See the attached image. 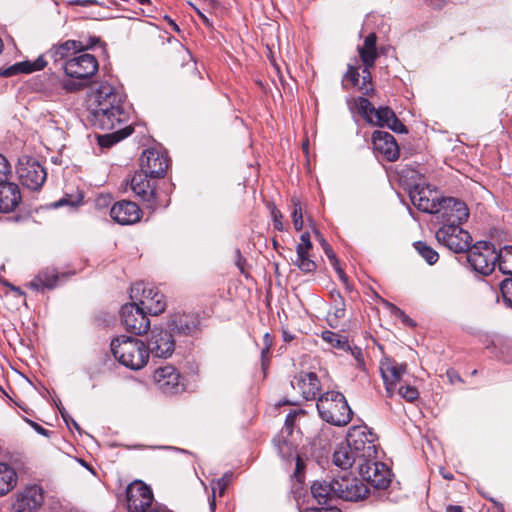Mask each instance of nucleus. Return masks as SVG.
Segmentation results:
<instances>
[{
	"instance_id": "obj_1",
	"label": "nucleus",
	"mask_w": 512,
	"mask_h": 512,
	"mask_svg": "<svg viewBox=\"0 0 512 512\" xmlns=\"http://www.w3.org/2000/svg\"><path fill=\"white\" fill-rule=\"evenodd\" d=\"M87 109L92 124L102 130H114L128 118L121 93L107 82H101L92 89Z\"/></svg>"
},
{
	"instance_id": "obj_2",
	"label": "nucleus",
	"mask_w": 512,
	"mask_h": 512,
	"mask_svg": "<svg viewBox=\"0 0 512 512\" xmlns=\"http://www.w3.org/2000/svg\"><path fill=\"white\" fill-rule=\"evenodd\" d=\"M69 79L62 81V87L68 92H76L83 89L87 80L98 70L96 57L89 53H80L66 60L62 66Z\"/></svg>"
},
{
	"instance_id": "obj_3",
	"label": "nucleus",
	"mask_w": 512,
	"mask_h": 512,
	"mask_svg": "<svg viewBox=\"0 0 512 512\" xmlns=\"http://www.w3.org/2000/svg\"><path fill=\"white\" fill-rule=\"evenodd\" d=\"M110 346L114 358L131 370H140L148 362L147 346L139 339L122 335L113 339Z\"/></svg>"
},
{
	"instance_id": "obj_4",
	"label": "nucleus",
	"mask_w": 512,
	"mask_h": 512,
	"mask_svg": "<svg viewBox=\"0 0 512 512\" xmlns=\"http://www.w3.org/2000/svg\"><path fill=\"white\" fill-rule=\"evenodd\" d=\"M317 409L321 418L335 426H345L352 418V410L345 396L336 391H328L317 400Z\"/></svg>"
},
{
	"instance_id": "obj_5",
	"label": "nucleus",
	"mask_w": 512,
	"mask_h": 512,
	"mask_svg": "<svg viewBox=\"0 0 512 512\" xmlns=\"http://www.w3.org/2000/svg\"><path fill=\"white\" fill-rule=\"evenodd\" d=\"M355 105L357 112L367 123L379 127L386 126L396 133L406 132L405 126L389 107L376 109L373 104L364 97H358L355 100Z\"/></svg>"
},
{
	"instance_id": "obj_6",
	"label": "nucleus",
	"mask_w": 512,
	"mask_h": 512,
	"mask_svg": "<svg viewBox=\"0 0 512 512\" xmlns=\"http://www.w3.org/2000/svg\"><path fill=\"white\" fill-rule=\"evenodd\" d=\"M377 436L367 426H353L348 430L346 443L360 459V464L377 459Z\"/></svg>"
},
{
	"instance_id": "obj_7",
	"label": "nucleus",
	"mask_w": 512,
	"mask_h": 512,
	"mask_svg": "<svg viewBox=\"0 0 512 512\" xmlns=\"http://www.w3.org/2000/svg\"><path fill=\"white\" fill-rule=\"evenodd\" d=\"M130 298L146 314L158 315L165 310L164 295L143 282L135 283L130 289Z\"/></svg>"
},
{
	"instance_id": "obj_8",
	"label": "nucleus",
	"mask_w": 512,
	"mask_h": 512,
	"mask_svg": "<svg viewBox=\"0 0 512 512\" xmlns=\"http://www.w3.org/2000/svg\"><path fill=\"white\" fill-rule=\"evenodd\" d=\"M467 261L477 273L489 275L497 265V251L489 242H477L467 251Z\"/></svg>"
},
{
	"instance_id": "obj_9",
	"label": "nucleus",
	"mask_w": 512,
	"mask_h": 512,
	"mask_svg": "<svg viewBox=\"0 0 512 512\" xmlns=\"http://www.w3.org/2000/svg\"><path fill=\"white\" fill-rule=\"evenodd\" d=\"M437 241L454 253L467 252L471 247L472 237L461 225L446 224L436 231Z\"/></svg>"
},
{
	"instance_id": "obj_10",
	"label": "nucleus",
	"mask_w": 512,
	"mask_h": 512,
	"mask_svg": "<svg viewBox=\"0 0 512 512\" xmlns=\"http://www.w3.org/2000/svg\"><path fill=\"white\" fill-rule=\"evenodd\" d=\"M16 172L22 185L31 190L41 188L47 177L44 167L36 159L29 156L19 158Z\"/></svg>"
},
{
	"instance_id": "obj_11",
	"label": "nucleus",
	"mask_w": 512,
	"mask_h": 512,
	"mask_svg": "<svg viewBox=\"0 0 512 512\" xmlns=\"http://www.w3.org/2000/svg\"><path fill=\"white\" fill-rule=\"evenodd\" d=\"M468 217L469 211L466 204L453 197L441 198L434 216L435 220L442 225H461Z\"/></svg>"
},
{
	"instance_id": "obj_12",
	"label": "nucleus",
	"mask_w": 512,
	"mask_h": 512,
	"mask_svg": "<svg viewBox=\"0 0 512 512\" xmlns=\"http://www.w3.org/2000/svg\"><path fill=\"white\" fill-rule=\"evenodd\" d=\"M153 493L142 481L131 483L126 490V503L129 512H148L153 505Z\"/></svg>"
},
{
	"instance_id": "obj_13",
	"label": "nucleus",
	"mask_w": 512,
	"mask_h": 512,
	"mask_svg": "<svg viewBox=\"0 0 512 512\" xmlns=\"http://www.w3.org/2000/svg\"><path fill=\"white\" fill-rule=\"evenodd\" d=\"M120 317L125 329L132 334L141 335L149 329V319L136 302L124 304L120 309Z\"/></svg>"
},
{
	"instance_id": "obj_14",
	"label": "nucleus",
	"mask_w": 512,
	"mask_h": 512,
	"mask_svg": "<svg viewBox=\"0 0 512 512\" xmlns=\"http://www.w3.org/2000/svg\"><path fill=\"white\" fill-rule=\"evenodd\" d=\"M336 498L357 502L367 497L369 490L365 483L356 477L342 476L334 479Z\"/></svg>"
},
{
	"instance_id": "obj_15",
	"label": "nucleus",
	"mask_w": 512,
	"mask_h": 512,
	"mask_svg": "<svg viewBox=\"0 0 512 512\" xmlns=\"http://www.w3.org/2000/svg\"><path fill=\"white\" fill-rule=\"evenodd\" d=\"M43 502L42 488L37 485L28 486L15 494L11 512H38Z\"/></svg>"
},
{
	"instance_id": "obj_16",
	"label": "nucleus",
	"mask_w": 512,
	"mask_h": 512,
	"mask_svg": "<svg viewBox=\"0 0 512 512\" xmlns=\"http://www.w3.org/2000/svg\"><path fill=\"white\" fill-rule=\"evenodd\" d=\"M140 167L150 178L163 177L168 168V157L157 149H147L140 157Z\"/></svg>"
},
{
	"instance_id": "obj_17",
	"label": "nucleus",
	"mask_w": 512,
	"mask_h": 512,
	"mask_svg": "<svg viewBox=\"0 0 512 512\" xmlns=\"http://www.w3.org/2000/svg\"><path fill=\"white\" fill-rule=\"evenodd\" d=\"M153 378L158 388L165 394H177L184 390L180 373L171 365L156 369Z\"/></svg>"
},
{
	"instance_id": "obj_18",
	"label": "nucleus",
	"mask_w": 512,
	"mask_h": 512,
	"mask_svg": "<svg viewBox=\"0 0 512 512\" xmlns=\"http://www.w3.org/2000/svg\"><path fill=\"white\" fill-rule=\"evenodd\" d=\"M361 477L378 489H385L391 482V473L388 467L376 460L360 464Z\"/></svg>"
},
{
	"instance_id": "obj_19",
	"label": "nucleus",
	"mask_w": 512,
	"mask_h": 512,
	"mask_svg": "<svg viewBox=\"0 0 512 512\" xmlns=\"http://www.w3.org/2000/svg\"><path fill=\"white\" fill-rule=\"evenodd\" d=\"M149 354L157 358H167L172 355L175 342L173 335L167 330L154 329L146 345Z\"/></svg>"
},
{
	"instance_id": "obj_20",
	"label": "nucleus",
	"mask_w": 512,
	"mask_h": 512,
	"mask_svg": "<svg viewBox=\"0 0 512 512\" xmlns=\"http://www.w3.org/2000/svg\"><path fill=\"white\" fill-rule=\"evenodd\" d=\"M380 371L385 384L387 395L392 397L397 390L398 383H400L403 375L407 372V365L404 363H397L394 360L386 359L385 361L381 362Z\"/></svg>"
},
{
	"instance_id": "obj_21",
	"label": "nucleus",
	"mask_w": 512,
	"mask_h": 512,
	"mask_svg": "<svg viewBox=\"0 0 512 512\" xmlns=\"http://www.w3.org/2000/svg\"><path fill=\"white\" fill-rule=\"evenodd\" d=\"M110 216L121 225H131L140 220L141 210L136 203L123 200L112 206Z\"/></svg>"
},
{
	"instance_id": "obj_22",
	"label": "nucleus",
	"mask_w": 512,
	"mask_h": 512,
	"mask_svg": "<svg viewBox=\"0 0 512 512\" xmlns=\"http://www.w3.org/2000/svg\"><path fill=\"white\" fill-rule=\"evenodd\" d=\"M374 149L386 160L395 161L399 157V147L393 135L385 131H375L372 135Z\"/></svg>"
},
{
	"instance_id": "obj_23",
	"label": "nucleus",
	"mask_w": 512,
	"mask_h": 512,
	"mask_svg": "<svg viewBox=\"0 0 512 512\" xmlns=\"http://www.w3.org/2000/svg\"><path fill=\"white\" fill-rule=\"evenodd\" d=\"M409 195L411 202L418 210L435 216L441 198H438L436 195L432 196V190L428 187L420 188L416 186L410 191Z\"/></svg>"
},
{
	"instance_id": "obj_24",
	"label": "nucleus",
	"mask_w": 512,
	"mask_h": 512,
	"mask_svg": "<svg viewBox=\"0 0 512 512\" xmlns=\"http://www.w3.org/2000/svg\"><path fill=\"white\" fill-rule=\"evenodd\" d=\"M300 240V243L296 246V257L292 262L304 273L313 272L317 265L310 258V250L312 249L310 234L308 232L303 233Z\"/></svg>"
},
{
	"instance_id": "obj_25",
	"label": "nucleus",
	"mask_w": 512,
	"mask_h": 512,
	"mask_svg": "<svg viewBox=\"0 0 512 512\" xmlns=\"http://www.w3.org/2000/svg\"><path fill=\"white\" fill-rule=\"evenodd\" d=\"M148 177L141 171L136 172L130 180V188L137 197L147 203L148 207L153 208L155 206V189L147 179Z\"/></svg>"
},
{
	"instance_id": "obj_26",
	"label": "nucleus",
	"mask_w": 512,
	"mask_h": 512,
	"mask_svg": "<svg viewBox=\"0 0 512 512\" xmlns=\"http://www.w3.org/2000/svg\"><path fill=\"white\" fill-rule=\"evenodd\" d=\"M294 389H298L306 400L315 399L320 390V381L313 372H301L291 381Z\"/></svg>"
},
{
	"instance_id": "obj_27",
	"label": "nucleus",
	"mask_w": 512,
	"mask_h": 512,
	"mask_svg": "<svg viewBox=\"0 0 512 512\" xmlns=\"http://www.w3.org/2000/svg\"><path fill=\"white\" fill-rule=\"evenodd\" d=\"M199 323V318L195 314L176 313L171 316L168 327L175 334L188 336L198 330Z\"/></svg>"
},
{
	"instance_id": "obj_28",
	"label": "nucleus",
	"mask_w": 512,
	"mask_h": 512,
	"mask_svg": "<svg viewBox=\"0 0 512 512\" xmlns=\"http://www.w3.org/2000/svg\"><path fill=\"white\" fill-rule=\"evenodd\" d=\"M21 201L19 187L11 182H0V212L13 211Z\"/></svg>"
},
{
	"instance_id": "obj_29",
	"label": "nucleus",
	"mask_w": 512,
	"mask_h": 512,
	"mask_svg": "<svg viewBox=\"0 0 512 512\" xmlns=\"http://www.w3.org/2000/svg\"><path fill=\"white\" fill-rule=\"evenodd\" d=\"M66 276L65 273L59 274L55 268H45L29 283V287L36 291L53 289L57 286L60 278Z\"/></svg>"
},
{
	"instance_id": "obj_30",
	"label": "nucleus",
	"mask_w": 512,
	"mask_h": 512,
	"mask_svg": "<svg viewBox=\"0 0 512 512\" xmlns=\"http://www.w3.org/2000/svg\"><path fill=\"white\" fill-rule=\"evenodd\" d=\"M377 36L375 33L368 34L361 46L358 47V53L365 70L372 69L379 56L376 46Z\"/></svg>"
},
{
	"instance_id": "obj_31",
	"label": "nucleus",
	"mask_w": 512,
	"mask_h": 512,
	"mask_svg": "<svg viewBox=\"0 0 512 512\" xmlns=\"http://www.w3.org/2000/svg\"><path fill=\"white\" fill-rule=\"evenodd\" d=\"M333 463L344 470L357 465L358 472H360V459L354 454L346 441L341 443L334 451Z\"/></svg>"
},
{
	"instance_id": "obj_32",
	"label": "nucleus",
	"mask_w": 512,
	"mask_h": 512,
	"mask_svg": "<svg viewBox=\"0 0 512 512\" xmlns=\"http://www.w3.org/2000/svg\"><path fill=\"white\" fill-rule=\"evenodd\" d=\"M47 65V61L43 56H39L35 61H22L1 70L0 75L10 77L21 73H32L43 69Z\"/></svg>"
},
{
	"instance_id": "obj_33",
	"label": "nucleus",
	"mask_w": 512,
	"mask_h": 512,
	"mask_svg": "<svg viewBox=\"0 0 512 512\" xmlns=\"http://www.w3.org/2000/svg\"><path fill=\"white\" fill-rule=\"evenodd\" d=\"M311 493L320 505H328L336 498V488H334V479L332 481H315L311 486Z\"/></svg>"
},
{
	"instance_id": "obj_34",
	"label": "nucleus",
	"mask_w": 512,
	"mask_h": 512,
	"mask_svg": "<svg viewBox=\"0 0 512 512\" xmlns=\"http://www.w3.org/2000/svg\"><path fill=\"white\" fill-rule=\"evenodd\" d=\"M80 48V43L74 40H67L63 43L54 45L49 51L48 55L55 63L66 61L72 58V55Z\"/></svg>"
},
{
	"instance_id": "obj_35",
	"label": "nucleus",
	"mask_w": 512,
	"mask_h": 512,
	"mask_svg": "<svg viewBox=\"0 0 512 512\" xmlns=\"http://www.w3.org/2000/svg\"><path fill=\"white\" fill-rule=\"evenodd\" d=\"M17 484V473L12 466L0 462V497L8 494Z\"/></svg>"
},
{
	"instance_id": "obj_36",
	"label": "nucleus",
	"mask_w": 512,
	"mask_h": 512,
	"mask_svg": "<svg viewBox=\"0 0 512 512\" xmlns=\"http://www.w3.org/2000/svg\"><path fill=\"white\" fill-rule=\"evenodd\" d=\"M118 127L119 128L116 131H114L110 134L99 135L97 137L98 144L101 147L109 148L112 145H114L115 143L126 138L133 132V128L131 126L120 127V125H119Z\"/></svg>"
},
{
	"instance_id": "obj_37",
	"label": "nucleus",
	"mask_w": 512,
	"mask_h": 512,
	"mask_svg": "<svg viewBox=\"0 0 512 512\" xmlns=\"http://www.w3.org/2000/svg\"><path fill=\"white\" fill-rule=\"evenodd\" d=\"M497 266L503 274L512 275V246L497 251Z\"/></svg>"
},
{
	"instance_id": "obj_38",
	"label": "nucleus",
	"mask_w": 512,
	"mask_h": 512,
	"mask_svg": "<svg viewBox=\"0 0 512 512\" xmlns=\"http://www.w3.org/2000/svg\"><path fill=\"white\" fill-rule=\"evenodd\" d=\"M414 248L429 265L435 264L439 259L437 251L427 245L426 242L417 241L414 243Z\"/></svg>"
},
{
	"instance_id": "obj_39",
	"label": "nucleus",
	"mask_w": 512,
	"mask_h": 512,
	"mask_svg": "<svg viewBox=\"0 0 512 512\" xmlns=\"http://www.w3.org/2000/svg\"><path fill=\"white\" fill-rule=\"evenodd\" d=\"M330 297L333 301L334 305V315L337 318H342L345 315V301L342 297L341 293L337 290H333L330 292Z\"/></svg>"
},
{
	"instance_id": "obj_40",
	"label": "nucleus",
	"mask_w": 512,
	"mask_h": 512,
	"mask_svg": "<svg viewBox=\"0 0 512 512\" xmlns=\"http://www.w3.org/2000/svg\"><path fill=\"white\" fill-rule=\"evenodd\" d=\"M292 205H293L292 221H293L295 229L297 231H300L303 228V224H304L302 207H301L300 201L297 198H292Z\"/></svg>"
},
{
	"instance_id": "obj_41",
	"label": "nucleus",
	"mask_w": 512,
	"mask_h": 512,
	"mask_svg": "<svg viewBox=\"0 0 512 512\" xmlns=\"http://www.w3.org/2000/svg\"><path fill=\"white\" fill-rule=\"evenodd\" d=\"M322 338L333 347L344 348L347 345V341L344 340L343 337L332 331H324Z\"/></svg>"
},
{
	"instance_id": "obj_42",
	"label": "nucleus",
	"mask_w": 512,
	"mask_h": 512,
	"mask_svg": "<svg viewBox=\"0 0 512 512\" xmlns=\"http://www.w3.org/2000/svg\"><path fill=\"white\" fill-rule=\"evenodd\" d=\"M500 290L505 304L512 307V278L503 280L500 284Z\"/></svg>"
},
{
	"instance_id": "obj_43",
	"label": "nucleus",
	"mask_w": 512,
	"mask_h": 512,
	"mask_svg": "<svg viewBox=\"0 0 512 512\" xmlns=\"http://www.w3.org/2000/svg\"><path fill=\"white\" fill-rule=\"evenodd\" d=\"M397 390L401 397L410 402L416 400L419 396V392L414 386H400L399 388H397Z\"/></svg>"
},
{
	"instance_id": "obj_44",
	"label": "nucleus",
	"mask_w": 512,
	"mask_h": 512,
	"mask_svg": "<svg viewBox=\"0 0 512 512\" xmlns=\"http://www.w3.org/2000/svg\"><path fill=\"white\" fill-rule=\"evenodd\" d=\"M302 415H304V411L302 409H294L287 414L284 428L289 434L293 431L296 418Z\"/></svg>"
},
{
	"instance_id": "obj_45",
	"label": "nucleus",
	"mask_w": 512,
	"mask_h": 512,
	"mask_svg": "<svg viewBox=\"0 0 512 512\" xmlns=\"http://www.w3.org/2000/svg\"><path fill=\"white\" fill-rule=\"evenodd\" d=\"M344 80L349 81L352 86H357L359 83L358 67L353 66V65H348L347 72L344 75Z\"/></svg>"
},
{
	"instance_id": "obj_46",
	"label": "nucleus",
	"mask_w": 512,
	"mask_h": 512,
	"mask_svg": "<svg viewBox=\"0 0 512 512\" xmlns=\"http://www.w3.org/2000/svg\"><path fill=\"white\" fill-rule=\"evenodd\" d=\"M371 69H368L367 71L365 70V66L363 67V75H362V85L359 87V89L363 92V94H368L370 91H372V86H371V72H370Z\"/></svg>"
},
{
	"instance_id": "obj_47",
	"label": "nucleus",
	"mask_w": 512,
	"mask_h": 512,
	"mask_svg": "<svg viewBox=\"0 0 512 512\" xmlns=\"http://www.w3.org/2000/svg\"><path fill=\"white\" fill-rule=\"evenodd\" d=\"M271 216L273 218L274 228L277 229L278 231H283L284 230V225L282 222L283 215L280 212V210L277 209L275 206H272Z\"/></svg>"
},
{
	"instance_id": "obj_48",
	"label": "nucleus",
	"mask_w": 512,
	"mask_h": 512,
	"mask_svg": "<svg viewBox=\"0 0 512 512\" xmlns=\"http://www.w3.org/2000/svg\"><path fill=\"white\" fill-rule=\"evenodd\" d=\"M10 172V165L7 159L0 154V182L7 181Z\"/></svg>"
},
{
	"instance_id": "obj_49",
	"label": "nucleus",
	"mask_w": 512,
	"mask_h": 512,
	"mask_svg": "<svg viewBox=\"0 0 512 512\" xmlns=\"http://www.w3.org/2000/svg\"><path fill=\"white\" fill-rule=\"evenodd\" d=\"M391 306V311L392 313L400 318L402 320L403 323L407 324V325H410V326H414L415 323L414 321L409 317L407 316L400 308L396 307L395 305H390Z\"/></svg>"
},
{
	"instance_id": "obj_50",
	"label": "nucleus",
	"mask_w": 512,
	"mask_h": 512,
	"mask_svg": "<svg viewBox=\"0 0 512 512\" xmlns=\"http://www.w3.org/2000/svg\"><path fill=\"white\" fill-rule=\"evenodd\" d=\"M231 477H232V474L231 473H226L224 474L221 478H219L217 480V486L220 490V494L223 493V491L225 490V488L228 486V484L230 483V480H231Z\"/></svg>"
},
{
	"instance_id": "obj_51",
	"label": "nucleus",
	"mask_w": 512,
	"mask_h": 512,
	"mask_svg": "<svg viewBox=\"0 0 512 512\" xmlns=\"http://www.w3.org/2000/svg\"><path fill=\"white\" fill-rule=\"evenodd\" d=\"M351 353L355 360L357 361V366L362 367L364 365L362 350L358 347H355L354 349L351 350Z\"/></svg>"
},
{
	"instance_id": "obj_52",
	"label": "nucleus",
	"mask_w": 512,
	"mask_h": 512,
	"mask_svg": "<svg viewBox=\"0 0 512 512\" xmlns=\"http://www.w3.org/2000/svg\"><path fill=\"white\" fill-rule=\"evenodd\" d=\"M324 252H325L326 256L328 257L331 265L333 267H336L338 265V259L336 257V254L334 253L332 247H327L326 249H324Z\"/></svg>"
},
{
	"instance_id": "obj_53",
	"label": "nucleus",
	"mask_w": 512,
	"mask_h": 512,
	"mask_svg": "<svg viewBox=\"0 0 512 512\" xmlns=\"http://www.w3.org/2000/svg\"><path fill=\"white\" fill-rule=\"evenodd\" d=\"M335 271L337 272L340 280L344 283L345 287L347 290H350V285L348 283V277L346 276L345 272L343 271V269L339 266V264L334 267Z\"/></svg>"
},
{
	"instance_id": "obj_54",
	"label": "nucleus",
	"mask_w": 512,
	"mask_h": 512,
	"mask_svg": "<svg viewBox=\"0 0 512 512\" xmlns=\"http://www.w3.org/2000/svg\"><path fill=\"white\" fill-rule=\"evenodd\" d=\"M71 5H77L81 7H88L90 5L97 4L96 0H72L70 1Z\"/></svg>"
},
{
	"instance_id": "obj_55",
	"label": "nucleus",
	"mask_w": 512,
	"mask_h": 512,
	"mask_svg": "<svg viewBox=\"0 0 512 512\" xmlns=\"http://www.w3.org/2000/svg\"><path fill=\"white\" fill-rule=\"evenodd\" d=\"M306 512H341L340 509L336 507H321V508H311L308 509Z\"/></svg>"
},
{
	"instance_id": "obj_56",
	"label": "nucleus",
	"mask_w": 512,
	"mask_h": 512,
	"mask_svg": "<svg viewBox=\"0 0 512 512\" xmlns=\"http://www.w3.org/2000/svg\"><path fill=\"white\" fill-rule=\"evenodd\" d=\"M148 512H171L166 507L161 505H154L153 508H151Z\"/></svg>"
},
{
	"instance_id": "obj_57",
	"label": "nucleus",
	"mask_w": 512,
	"mask_h": 512,
	"mask_svg": "<svg viewBox=\"0 0 512 512\" xmlns=\"http://www.w3.org/2000/svg\"><path fill=\"white\" fill-rule=\"evenodd\" d=\"M447 512H463V508L459 505H449Z\"/></svg>"
},
{
	"instance_id": "obj_58",
	"label": "nucleus",
	"mask_w": 512,
	"mask_h": 512,
	"mask_svg": "<svg viewBox=\"0 0 512 512\" xmlns=\"http://www.w3.org/2000/svg\"><path fill=\"white\" fill-rule=\"evenodd\" d=\"M316 236L319 238L323 250L327 247H331L318 231L316 232Z\"/></svg>"
},
{
	"instance_id": "obj_59",
	"label": "nucleus",
	"mask_w": 512,
	"mask_h": 512,
	"mask_svg": "<svg viewBox=\"0 0 512 512\" xmlns=\"http://www.w3.org/2000/svg\"><path fill=\"white\" fill-rule=\"evenodd\" d=\"M316 236L319 238L323 250L327 247H331L318 231L316 232Z\"/></svg>"
},
{
	"instance_id": "obj_60",
	"label": "nucleus",
	"mask_w": 512,
	"mask_h": 512,
	"mask_svg": "<svg viewBox=\"0 0 512 512\" xmlns=\"http://www.w3.org/2000/svg\"><path fill=\"white\" fill-rule=\"evenodd\" d=\"M194 10L198 14V16L204 21L205 24L209 25L208 18L195 6H193Z\"/></svg>"
},
{
	"instance_id": "obj_61",
	"label": "nucleus",
	"mask_w": 512,
	"mask_h": 512,
	"mask_svg": "<svg viewBox=\"0 0 512 512\" xmlns=\"http://www.w3.org/2000/svg\"><path fill=\"white\" fill-rule=\"evenodd\" d=\"M503 360L506 362L512 361V347H507V356H503Z\"/></svg>"
},
{
	"instance_id": "obj_62",
	"label": "nucleus",
	"mask_w": 512,
	"mask_h": 512,
	"mask_svg": "<svg viewBox=\"0 0 512 512\" xmlns=\"http://www.w3.org/2000/svg\"><path fill=\"white\" fill-rule=\"evenodd\" d=\"M237 254L239 256V259L237 261V266L239 267V269L241 270V272H243V265H242V257L240 255V251L238 250L237 251Z\"/></svg>"
},
{
	"instance_id": "obj_63",
	"label": "nucleus",
	"mask_w": 512,
	"mask_h": 512,
	"mask_svg": "<svg viewBox=\"0 0 512 512\" xmlns=\"http://www.w3.org/2000/svg\"><path fill=\"white\" fill-rule=\"evenodd\" d=\"M441 474H442L443 478H445L447 480L453 479V475L451 473H444L443 471H441Z\"/></svg>"
},
{
	"instance_id": "obj_64",
	"label": "nucleus",
	"mask_w": 512,
	"mask_h": 512,
	"mask_svg": "<svg viewBox=\"0 0 512 512\" xmlns=\"http://www.w3.org/2000/svg\"><path fill=\"white\" fill-rule=\"evenodd\" d=\"M268 352H269V345L265 349L262 350V358L263 359L265 358L266 354H268Z\"/></svg>"
}]
</instances>
